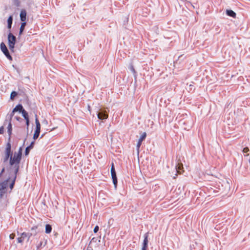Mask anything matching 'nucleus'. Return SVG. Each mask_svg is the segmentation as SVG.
<instances>
[{
	"label": "nucleus",
	"instance_id": "4be33fe9",
	"mask_svg": "<svg viewBox=\"0 0 250 250\" xmlns=\"http://www.w3.org/2000/svg\"><path fill=\"white\" fill-rule=\"evenodd\" d=\"M17 95V93L15 91H13L11 92L10 95V98L11 99H13L15 97H16Z\"/></svg>",
	"mask_w": 250,
	"mask_h": 250
},
{
	"label": "nucleus",
	"instance_id": "1a4fd4ad",
	"mask_svg": "<svg viewBox=\"0 0 250 250\" xmlns=\"http://www.w3.org/2000/svg\"><path fill=\"white\" fill-rule=\"evenodd\" d=\"M148 233H145L144 235V240L143 241V245L142 248H145V249L148 248Z\"/></svg>",
	"mask_w": 250,
	"mask_h": 250
},
{
	"label": "nucleus",
	"instance_id": "393cba45",
	"mask_svg": "<svg viewBox=\"0 0 250 250\" xmlns=\"http://www.w3.org/2000/svg\"><path fill=\"white\" fill-rule=\"evenodd\" d=\"M249 151V149L248 147H246L244 148V149L243 150V152L244 153H247Z\"/></svg>",
	"mask_w": 250,
	"mask_h": 250
},
{
	"label": "nucleus",
	"instance_id": "412c9836",
	"mask_svg": "<svg viewBox=\"0 0 250 250\" xmlns=\"http://www.w3.org/2000/svg\"><path fill=\"white\" fill-rule=\"evenodd\" d=\"M40 132H39V131H36V130L35 131V132H34V135H33V139L34 140H36L38 138V137L40 135Z\"/></svg>",
	"mask_w": 250,
	"mask_h": 250
},
{
	"label": "nucleus",
	"instance_id": "a211bd4d",
	"mask_svg": "<svg viewBox=\"0 0 250 250\" xmlns=\"http://www.w3.org/2000/svg\"><path fill=\"white\" fill-rule=\"evenodd\" d=\"M25 25H26V22H23L21 23V27H20V32H19L20 35H21L22 33V32L23 31V30L24 29Z\"/></svg>",
	"mask_w": 250,
	"mask_h": 250
},
{
	"label": "nucleus",
	"instance_id": "f704fd0d",
	"mask_svg": "<svg viewBox=\"0 0 250 250\" xmlns=\"http://www.w3.org/2000/svg\"><path fill=\"white\" fill-rule=\"evenodd\" d=\"M88 109L90 110V106H88Z\"/></svg>",
	"mask_w": 250,
	"mask_h": 250
},
{
	"label": "nucleus",
	"instance_id": "ddd939ff",
	"mask_svg": "<svg viewBox=\"0 0 250 250\" xmlns=\"http://www.w3.org/2000/svg\"><path fill=\"white\" fill-rule=\"evenodd\" d=\"M34 145V142H32L30 144V145L26 148L25 151V156L28 155L30 150L33 148Z\"/></svg>",
	"mask_w": 250,
	"mask_h": 250
},
{
	"label": "nucleus",
	"instance_id": "423d86ee",
	"mask_svg": "<svg viewBox=\"0 0 250 250\" xmlns=\"http://www.w3.org/2000/svg\"><path fill=\"white\" fill-rule=\"evenodd\" d=\"M32 234L31 233H27L25 232H22L21 234V235L20 237H18V242L19 243H22L25 238L27 237H28V240L30 238V237L31 236Z\"/></svg>",
	"mask_w": 250,
	"mask_h": 250
},
{
	"label": "nucleus",
	"instance_id": "b1692460",
	"mask_svg": "<svg viewBox=\"0 0 250 250\" xmlns=\"http://www.w3.org/2000/svg\"><path fill=\"white\" fill-rule=\"evenodd\" d=\"M99 228L98 226H96L95 227L94 229H93V231L94 233H97L98 230H99Z\"/></svg>",
	"mask_w": 250,
	"mask_h": 250
},
{
	"label": "nucleus",
	"instance_id": "0eeeda50",
	"mask_svg": "<svg viewBox=\"0 0 250 250\" xmlns=\"http://www.w3.org/2000/svg\"><path fill=\"white\" fill-rule=\"evenodd\" d=\"M24 110L23 109V107L22 106L21 104H18L17 105L13 110L12 113H11V114L10 115V120H11L12 119V117L14 116V114L15 112H17V111H20V112H22V111Z\"/></svg>",
	"mask_w": 250,
	"mask_h": 250
},
{
	"label": "nucleus",
	"instance_id": "39448f33",
	"mask_svg": "<svg viewBox=\"0 0 250 250\" xmlns=\"http://www.w3.org/2000/svg\"><path fill=\"white\" fill-rule=\"evenodd\" d=\"M146 136V132H144L142 135L141 136L140 138H139L138 143L137 144L136 147H137V154L139 155V148L140 147V146L142 144V142L143 140L145 139Z\"/></svg>",
	"mask_w": 250,
	"mask_h": 250
},
{
	"label": "nucleus",
	"instance_id": "5701e85b",
	"mask_svg": "<svg viewBox=\"0 0 250 250\" xmlns=\"http://www.w3.org/2000/svg\"><path fill=\"white\" fill-rule=\"evenodd\" d=\"M116 172L114 167V164L113 163L111 164V173Z\"/></svg>",
	"mask_w": 250,
	"mask_h": 250
},
{
	"label": "nucleus",
	"instance_id": "cd10ccee",
	"mask_svg": "<svg viewBox=\"0 0 250 250\" xmlns=\"http://www.w3.org/2000/svg\"><path fill=\"white\" fill-rule=\"evenodd\" d=\"M130 69L133 72V73H135V69L134 68V67L132 65H131L130 66Z\"/></svg>",
	"mask_w": 250,
	"mask_h": 250
},
{
	"label": "nucleus",
	"instance_id": "4468645a",
	"mask_svg": "<svg viewBox=\"0 0 250 250\" xmlns=\"http://www.w3.org/2000/svg\"><path fill=\"white\" fill-rule=\"evenodd\" d=\"M26 12L25 10H22L20 13V18L22 21H24L26 20Z\"/></svg>",
	"mask_w": 250,
	"mask_h": 250
},
{
	"label": "nucleus",
	"instance_id": "9d476101",
	"mask_svg": "<svg viewBox=\"0 0 250 250\" xmlns=\"http://www.w3.org/2000/svg\"><path fill=\"white\" fill-rule=\"evenodd\" d=\"M25 120H26V124L27 125V127H28L29 125V119L28 117V115L27 112L24 109L21 112Z\"/></svg>",
	"mask_w": 250,
	"mask_h": 250
},
{
	"label": "nucleus",
	"instance_id": "2f4dec72",
	"mask_svg": "<svg viewBox=\"0 0 250 250\" xmlns=\"http://www.w3.org/2000/svg\"><path fill=\"white\" fill-rule=\"evenodd\" d=\"M37 229V226H35V227H33V228H32V230H33V229Z\"/></svg>",
	"mask_w": 250,
	"mask_h": 250
},
{
	"label": "nucleus",
	"instance_id": "f3484780",
	"mask_svg": "<svg viewBox=\"0 0 250 250\" xmlns=\"http://www.w3.org/2000/svg\"><path fill=\"white\" fill-rule=\"evenodd\" d=\"M111 174V176H112V179L113 180V184H114L115 187H116L117 186V178L116 176V172L112 173Z\"/></svg>",
	"mask_w": 250,
	"mask_h": 250
},
{
	"label": "nucleus",
	"instance_id": "f03ea898",
	"mask_svg": "<svg viewBox=\"0 0 250 250\" xmlns=\"http://www.w3.org/2000/svg\"><path fill=\"white\" fill-rule=\"evenodd\" d=\"M16 42V38L13 34L10 33L8 36V45L11 52H14L15 45Z\"/></svg>",
	"mask_w": 250,
	"mask_h": 250
},
{
	"label": "nucleus",
	"instance_id": "7c9ffc66",
	"mask_svg": "<svg viewBox=\"0 0 250 250\" xmlns=\"http://www.w3.org/2000/svg\"><path fill=\"white\" fill-rule=\"evenodd\" d=\"M16 118V119L18 121H19L20 119H21L20 117H15Z\"/></svg>",
	"mask_w": 250,
	"mask_h": 250
},
{
	"label": "nucleus",
	"instance_id": "c85d7f7f",
	"mask_svg": "<svg viewBox=\"0 0 250 250\" xmlns=\"http://www.w3.org/2000/svg\"><path fill=\"white\" fill-rule=\"evenodd\" d=\"M42 242H40V244L38 245L37 247V249L38 250L42 246Z\"/></svg>",
	"mask_w": 250,
	"mask_h": 250
},
{
	"label": "nucleus",
	"instance_id": "f8f14e48",
	"mask_svg": "<svg viewBox=\"0 0 250 250\" xmlns=\"http://www.w3.org/2000/svg\"><path fill=\"white\" fill-rule=\"evenodd\" d=\"M7 131L9 135V141L10 142V136L12 134V125L11 124V120H10V118H9V121L8 123V125L7 126Z\"/></svg>",
	"mask_w": 250,
	"mask_h": 250
},
{
	"label": "nucleus",
	"instance_id": "20e7f679",
	"mask_svg": "<svg viewBox=\"0 0 250 250\" xmlns=\"http://www.w3.org/2000/svg\"><path fill=\"white\" fill-rule=\"evenodd\" d=\"M109 110L106 111L105 109H101L98 113V118L100 120L106 119L108 117Z\"/></svg>",
	"mask_w": 250,
	"mask_h": 250
},
{
	"label": "nucleus",
	"instance_id": "a878e982",
	"mask_svg": "<svg viewBox=\"0 0 250 250\" xmlns=\"http://www.w3.org/2000/svg\"><path fill=\"white\" fill-rule=\"evenodd\" d=\"M4 132V127L3 126L0 127V134H3Z\"/></svg>",
	"mask_w": 250,
	"mask_h": 250
},
{
	"label": "nucleus",
	"instance_id": "473e14b6",
	"mask_svg": "<svg viewBox=\"0 0 250 250\" xmlns=\"http://www.w3.org/2000/svg\"><path fill=\"white\" fill-rule=\"evenodd\" d=\"M147 249L142 248V250H147Z\"/></svg>",
	"mask_w": 250,
	"mask_h": 250
},
{
	"label": "nucleus",
	"instance_id": "bb28decb",
	"mask_svg": "<svg viewBox=\"0 0 250 250\" xmlns=\"http://www.w3.org/2000/svg\"><path fill=\"white\" fill-rule=\"evenodd\" d=\"M15 237V234L14 233H12L9 235V238L11 239H14Z\"/></svg>",
	"mask_w": 250,
	"mask_h": 250
},
{
	"label": "nucleus",
	"instance_id": "9b49d317",
	"mask_svg": "<svg viewBox=\"0 0 250 250\" xmlns=\"http://www.w3.org/2000/svg\"><path fill=\"white\" fill-rule=\"evenodd\" d=\"M183 169V166L181 163H179L176 166L177 173H178V174H182L184 172Z\"/></svg>",
	"mask_w": 250,
	"mask_h": 250
},
{
	"label": "nucleus",
	"instance_id": "6ab92c4d",
	"mask_svg": "<svg viewBox=\"0 0 250 250\" xmlns=\"http://www.w3.org/2000/svg\"><path fill=\"white\" fill-rule=\"evenodd\" d=\"M52 227L51 225L47 224L45 226V233L48 234L51 232Z\"/></svg>",
	"mask_w": 250,
	"mask_h": 250
},
{
	"label": "nucleus",
	"instance_id": "2eb2a0df",
	"mask_svg": "<svg viewBox=\"0 0 250 250\" xmlns=\"http://www.w3.org/2000/svg\"><path fill=\"white\" fill-rule=\"evenodd\" d=\"M226 13H227V15H228L229 16H230V17L234 18H236V13L233 11H232L231 10H227Z\"/></svg>",
	"mask_w": 250,
	"mask_h": 250
},
{
	"label": "nucleus",
	"instance_id": "c756f323",
	"mask_svg": "<svg viewBox=\"0 0 250 250\" xmlns=\"http://www.w3.org/2000/svg\"><path fill=\"white\" fill-rule=\"evenodd\" d=\"M15 183V180L12 182V183L10 184V188L12 189Z\"/></svg>",
	"mask_w": 250,
	"mask_h": 250
},
{
	"label": "nucleus",
	"instance_id": "aec40b11",
	"mask_svg": "<svg viewBox=\"0 0 250 250\" xmlns=\"http://www.w3.org/2000/svg\"><path fill=\"white\" fill-rule=\"evenodd\" d=\"M12 20V17L11 16H10L7 20L8 28L9 29L11 28Z\"/></svg>",
	"mask_w": 250,
	"mask_h": 250
},
{
	"label": "nucleus",
	"instance_id": "7ed1b4c3",
	"mask_svg": "<svg viewBox=\"0 0 250 250\" xmlns=\"http://www.w3.org/2000/svg\"><path fill=\"white\" fill-rule=\"evenodd\" d=\"M0 47L1 51L3 53V54L5 55L8 59L10 61L12 60V57L10 55L9 52L7 49V48L5 44V43L2 42L0 44Z\"/></svg>",
	"mask_w": 250,
	"mask_h": 250
},
{
	"label": "nucleus",
	"instance_id": "f257e3e1",
	"mask_svg": "<svg viewBox=\"0 0 250 250\" xmlns=\"http://www.w3.org/2000/svg\"><path fill=\"white\" fill-rule=\"evenodd\" d=\"M22 149L20 147L18 152H15L13 153L11 150V145L10 142H8L6 145L4 150V162L9 160L10 168L14 170L15 173V179L16 178V175L19 171L20 168V164L21 160Z\"/></svg>",
	"mask_w": 250,
	"mask_h": 250
},
{
	"label": "nucleus",
	"instance_id": "dca6fc26",
	"mask_svg": "<svg viewBox=\"0 0 250 250\" xmlns=\"http://www.w3.org/2000/svg\"><path fill=\"white\" fill-rule=\"evenodd\" d=\"M36 116V117L35 119V123H36V130H35L40 132L41 125H40L39 120L38 119V118L37 117V115Z\"/></svg>",
	"mask_w": 250,
	"mask_h": 250
},
{
	"label": "nucleus",
	"instance_id": "6e6552de",
	"mask_svg": "<svg viewBox=\"0 0 250 250\" xmlns=\"http://www.w3.org/2000/svg\"><path fill=\"white\" fill-rule=\"evenodd\" d=\"M8 181H5L0 184V196H2L4 193V190L7 187Z\"/></svg>",
	"mask_w": 250,
	"mask_h": 250
},
{
	"label": "nucleus",
	"instance_id": "72a5a7b5",
	"mask_svg": "<svg viewBox=\"0 0 250 250\" xmlns=\"http://www.w3.org/2000/svg\"><path fill=\"white\" fill-rule=\"evenodd\" d=\"M4 171V168H3L1 170V173H2Z\"/></svg>",
	"mask_w": 250,
	"mask_h": 250
}]
</instances>
